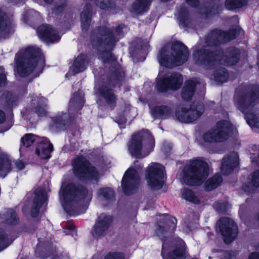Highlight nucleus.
I'll list each match as a JSON object with an SVG mask.
<instances>
[{
    "label": "nucleus",
    "instance_id": "nucleus-13",
    "mask_svg": "<svg viewBox=\"0 0 259 259\" xmlns=\"http://www.w3.org/2000/svg\"><path fill=\"white\" fill-rule=\"evenodd\" d=\"M163 166L158 163H152L146 170L145 178L149 187L153 190L162 188L164 184Z\"/></svg>",
    "mask_w": 259,
    "mask_h": 259
},
{
    "label": "nucleus",
    "instance_id": "nucleus-48",
    "mask_svg": "<svg viewBox=\"0 0 259 259\" xmlns=\"http://www.w3.org/2000/svg\"><path fill=\"white\" fill-rule=\"evenodd\" d=\"M61 4H56L53 9V12L56 14H58L62 12L64 9L65 6L66 5V0H61Z\"/></svg>",
    "mask_w": 259,
    "mask_h": 259
},
{
    "label": "nucleus",
    "instance_id": "nucleus-50",
    "mask_svg": "<svg viewBox=\"0 0 259 259\" xmlns=\"http://www.w3.org/2000/svg\"><path fill=\"white\" fill-rule=\"evenodd\" d=\"M234 256L229 251H223L221 255V259H233Z\"/></svg>",
    "mask_w": 259,
    "mask_h": 259
},
{
    "label": "nucleus",
    "instance_id": "nucleus-38",
    "mask_svg": "<svg viewBox=\"0 0 259 259\" xmlns=\"http://www.w3.org/2000/svg\"><path fill=\"white\" fill-rule=\"evenodd\" d=\"M223 179L221 175H215L213 177L208 179L204 184V189L209 191L217 188L222 182Z\"/></svg>",
    "mask_w": 259,
    "mask_h": 259
},
{
    "label": "nucleus",
    "instance_id": "nucleus-11",
    "mask_svg": "<svg viewBox=\"0 0 259 259\" xmlns=\"http://www.w3.org/2000/svg\"><path fill=\"white\" fill-rule=\"evenodd\" d=\"M234 130V128L229 121L221 120L203 134V140L208 143L223 142L229 138Z\"/></svg>",
    "mask_w": 259,
    "mask_h": 259
},
{
    "label": "nucleus",
    "instance_id": "nucleus-15",
    "mask_svg": "<svg viewBox=\"0 0 259 259\" xmlns=\"http://www.w3.org/2000/svg\"><path fill=\"white\" fill-rule=\"evenodd\" d=\"M183 81V78L181 74L174 72L163 78L158 79L156 88L161 92H165L168 90L176 91L181 87Z\"/></svg>",
    "mask_w": 259,
    "mask_h": 259
},
{
    "label": "nucleus",
    "instance_id": "nucleus-59",
    "mask_svg": "<svg viewBox=\"0 0 259 259\" xmlns=\"http://www.w3.org/2000/svg\"><path fill=\"white\" fill-rule=\"evenodd\" d=\"M232 18L234 19L235 20L238 21V19H237V17L234 16L233 17H232Z\"/></svg>",
    "mask_w": 259,
    "mask_h": 259
},
{
    "label": "nucleus",
    "instance_id": "nucleus-4",
    "mask_svg": "<svg viewBox=\"0 0 259 259\" xmlns=\"http://www.w3.org/2000/svg\"><path fill=\"white\" fill-rule=\"evenodd\" d=\"M60 199L66 211L70 215H78L84 213L86 207L79 208L82 201H90L93 196L92 191L80 184L69 183L64 188Z\"/></svg>",
    "mask_w": 259,
    "mask_h": 259
},
{
    "label": "nucleus",
    "instance_id": "nucleus-21",
    "mask_svg": "<svg viewBox=\"0 0 259 259\" xmlns=\"http://www.w3.org/2000/svg\"><path fill=\"white\" fill-rule=\"evenodd\" d=\"M239 164V156L237 152H231L223 159L221 167V172L223 175L230 174Z\"/></svg>",
    "mask_w": 259,
    "mask_h": 259
},
{
    "label": "nucleus",
    "instance_id": "nucleus-18",
    "mask_svg": "<svg viewBox=\"0 0 259 259\" xmlns=\"http://www.w3.org/2000/svg\"><path fill=\"white\" fill-rule=\"evenodd\" d=\"M163 244L162 246L161 255L163 259H185V244L184 242L180 239L178 238V242L179 243L176 247L173 249L171 251L169 252L166 256L164 254L166 252V248L168 247V243L166 240H163Z\"/></svg>",
    "mask_w": 259,
    "mask_h": 259
},
{
    "label": "nucleus",
    "instance_id": "nucleus-26",
    "mask_svg": "<svg viewBox=\"0 0 259 259\" xmlns=\"http://www.w3.org/2000/svg\"><path fill=\"white\" fill-rule=\"evenodd\" d=\"M199 81L196 78H193L185 82L181 93V96L183 100L189 101L192 99L194 94L196 84Z\"/></svg>",
    "mask_w": 259,
    "mask_h": 259
},
{
    "label": "nucleus",
    "instance_id": "nucleus-60",
    "mask_svg": "<svg viewBox=\"0 0 259 259\" xmlns=\"http://www.w3.org/2000/svg\"><path fill=\"white\" fill-rule=\"evenodd\" d=\"M120 128L124 127V125H120Z\"/></svg>",
    "mask_w": 259,
    "mask_h": 259
},
{
    "label": "nucleus",
    "instance_id": "nucleus-51",
    "mask_svg": "<svg viewBox=\"0 0 259 259\" xmlns=\"http://www.w3.org/2000/svg\"><path fill=\"white\" fill-rule=\"evenodd\" d=\"M0 85L1 86L5 84L6 76L3 72V68H0Z\"/></svg>",
    "mask_w": 259,
    "mask_h": 259
},
{
    "label": "nucleus",
    "instance_id": "nucleus-29",
    "mask_svg": "<svg viewBox=\"0 0 259 259\" xmlns=\"http://www.w3.org/2000/svg\"><path fill=\"white\" fill-rule=\"evenodd\" d=\"M124 78V71L119 65H117L112 70L109 80V84L113 87L119 85Z\"/></svg>",
    "mask_w": 259,
    "mask_h": 259
},
{
    "label": "nucleus",
    "instance_id": "nucleus-62",
    "mask_svg": "<svg viewBox=\"0 0 259 259\" xmlns=\"http://www.w3.org/2000/svg\"><path fill=\"white\" fill-rule=\"evenodd\" d=\"M257 247L258 249H259V243L257 244Z\"/></svg>",
    "mask_w": 259,
    "mask_h": 259
},
{
    "label": "nucleus",
    "instance_id": "nucleus-23",
    "mask_svg": "<svg viewBox=\"0 0 259 259\" xmlns=\"http://www.w3.org/2000/svg\"><path fill=\"white\" fill-rule=\"evenodd\" d=\"M35 197L31 210V215L35 218L37 216L40 207L47 200V194L41 188H38L34 191Z\"/></svg>",
    "mask_w": 259,
    "mask_h": 259
},
{
    "label": "nucleus",
    "instance_id": "nucleus-58",
    "mask_svg": "<svg viewBox=\"0 0 259 259\" xmlns=\"http://www.w3.org/2000/svg\"><path fill=\"white\" fill-rule=\"evenodd\" d=\"M54 0H44L45 2H46L47 3L51 4L53 2Z\"/></svg>",
    "mask_w": 259,
    "mask_h": 259
},
{
    "label": "nucleus",
    "instance_id": "nucleus-32",
    "mask_svg": "<svg viewBox=\"0 0 259 259\" xmlns=\"http://www.w3.org/2000/svg\"><path fill=\"white\" fill-rule=\"evenodd\" d=\"M150 112L154 119H165L170 116L172 110L168 106H160L155 107Z\"/></svg>",
    "mask_w": 259,
    "mask_h": 259
},
{
    "label": "nucleus",
    "instance_id": "nucleus-31",
    "mask_svg": "<svg viewBox=\"0 0 259 259\" xmlns=\"http://www.w3.org/2000/svg\"><path fill=\"white\" fill-rule=\"evenodd\" d=\"M5 14L0 10V38H6L12 31V24L5 18Z\"/></svg>",
    "mask_w": 259,
    "mask_h": 259
},
{
    "label": "nucleus",
    "instance_id": "nucleus-43",
    "mask_svg": "<svg viewBox=\"0 0 259 259\" xmlns=\"http://www.w3.org/2000/svg\"><path fill=\"white\" fill-rule=\"evenodd\" d=\"M12 240H10L4 231L0 229V251L7 247Z\"/></svg>",
    "mask_w": 259,
    "mask_h": 259
},
{
    "label": "nucleus",
    "instance_id": "nucleus-49",
    "mask_svg": "<svg viewBox=\"0 0 259 259\" xmlns=\"http://www.w3.org/2000/svg\"><path fill=\"white\" fill-rule=\"evenodd\" d=\"M14 165L15 166V168L18 170H20L24 168L25 166V163L21 160H17L14 161Z\"/></svg>",
    "mask_w": 259,
    "mask_h": 259
},
{
    "label": "nucleus",
    "instance_id": "nucleus-44",
    "mask_svg": "<svg viewBox=\"0 0 259 259\" xmlns=\"http://www.w3.org/2000/svg\"><path fill=\"white\" fill-rule=\"evenodd\" d=\"M95 4L102 9H112L114 7L111 0H95Z\"/></svg>",
    "mask_w": 259,
    "mask_h": 259
},
{
    "label": "nucleus",
    "instance_id": "nucleus-25",
    "mask_svg": "<svg viewBox=\"0 0 259 259\" xmlns=\"http://www.w3.org/2000/svg\"><path fill=\"white\" fill-rule=\"evenodd\" d=\"M176 224L177 219L175 218L167 216L165 219L163 226L158 225L156 233L159 237H161L168 232L171 233L176 229Z\"/></svg>",
    "mask_w": 259,
    "mask_h": 259
},
{
    "label": "nucleus",
    "instance_id": "nucleus-40",
    "mask_svg": "<svg viewBox=\"0 0 259 259\" xmlns=\"http://www.w3.org/2000/svg\"><path fill=\"white\" fill-rule=\"evenodd\" d=\"M247 3V0H226L225 6L227 9L231 10L242 7Z\"/></svg>",
    "mask_w": 259,
    "mask_h": 259
},
{
    "label": "nucleus",
    "instance_id": "nucleus-8",
    "mask_svg": "<svg viewBox=\"0 0 259 259\" xmlns=\"http://www.w3.org/2000/svg\"><path fill=\"white\" fill-rule=\"evenodd\" d=\"M208 173L207 163L201 160H195L190 162L185 167L183 180L187 185H199L207 177Z\"/></svg>",
    "mask_w": 259,
    "mask_h": 259
},
{
    "label": "nucleus",
    "instance_id": "nucleus-16",
    "mask_svg": "<svg viewBox=\"0 0 259 259\" xmlns=\"http://www.w3.org/2000/svg\"><path fill=\"white\" fill-rule=\"evenodd\" d=\"M224 241L229 244L237 236L238 228L234 222L228 218H222L217 223Z\"/></svg>",
    "mask_w": 259,
    "mask_h": 259
},
{
    "label": "nucleus",
    "instance_id": "nucleus-36",
    "mask_svg": "<svg viewBox=\"0 0 259 259\" xmlns=\"http://www.w3.org/2000/svg\"><path fill=\"white\" fill-rule=\"evenodd\" d=\"M83 97L84 95L81 91L75 93L70 101L69 110H71V108L80 110L84 104Z\"/></svg>",
    "mask_w": 259,
    "mask_h": 259
},
{
    "label": "nucleus",
    "instance_id": "nucleus-52",
    "mask_svg": "<svg viewBox=\"0 0 259 259\" xmlns=\"http://www.w3.org/2000/svg\"><path fill=\"white\" fill-rule=\"evenodd\" d=\"M188 5L193 7H196L199 5V0H186Z\"/></svg>",
    "mask_w": 259,
    "mask_h": 259
},
{
    "label": "nucleus",
    "instance_id": "nucleus-24",
    "mask_svg": "<svg viewBox=\"0 0 259 259\" xmlns=\"http://www.w3.org/2000/svg\"><path fill=\"white\" fill-rule=\"evenodd\" d=\"M88 61L86 56L80 55L75 58L73 64L69 68L66 77L75 75L76 74L83 71L87 68Z\"/></svg>",
    "mask_w": 259,
    "mask_h": 259
},
{
    "label": "nucleus",
    "instance_id": "nucleus-22",
    "mask_svg": "<svg viewBox=\"0 0 259 259\" xmlns=\"http://www.w3.org/2000/svg\"><path fill=\"white\" fill-rule=\"evenodd\" d=\"M99 94L108 108L112 110L115 108L117 101V96L112 89L107 85H103L99 89Z\"/></svg>",
    "mask_w": 259,
    "mask_h": 259
},
{
    "label": "nucleus",
    "instance_id": "nucleus-33",
    "mask_svg": "<svg viewBox=\"0 0 259 259\" xmlns=\"http://www.w3.org/2000/svg\"><path fill=\"white\" fill-rule=\"evenodd\" d=\"M257 188H259V170H256L253 174L251 181L247 182L243 185L242 190L247 193L250 194Z\"/></svg>",
    "mask_w": 259,
    "mask_h": 259
},
{
    "label": "nucleus",
    "instance_id": "nucleus-39",
    "mask_svg": "<svg viewBox=\"0 0 259 259\" xmlns=\"http://www.w3.org/2000/svg\"><path fill=\"white\" fill-rule=\"evenodd\" d=\"M219 65L214 69H217L214 73V77L215 81L219 83H223L227 81L228 73L226 69Z\"/></svg>",
    "mask_w": 259,
    "mask_h": 259
},
{
    "label": "nucleus",
    "instance_id": "nucleus-7",
    "mask_svg": "<svg viewBox=\"0 0 259 259\" xmlns=\"http://www.w3.org/2000/svg\"><path fill=\"white\" fill-rule=\"evenodd\" d=\"M127 146L128 151L133 157L143 158L153 150L154 140L148 130H143L132 136Z\"/></svg>",
    "mask_w": 259,
    "mask_h": 259
},
{
    "label": "nucleus",
    "instance_id": "nucleus-30",
    "mask_svg": "<svg viewBox=\"0 0 259 259\" xmlns=\"http://www.w3.org/2000/svg\"><path fill=\"white\" fill-rule=\"evenodd\" d=\"M12 168V163L9 156L6 154H0V177H5Z\"/></svg>",
    "mask_w": 259,
    "mask_h": 259
},
{
    "label": "nucleus",
    "instance_id": "nucleus-35",
    "mask_svg": "<svg viewBox=\"0 0 259 259\" xmlns=\"http://www.w3.org/2000/svg\"><path fill=\"white\" fill-rule=\"evenodd\" d=\"M178 16L180 27L183 28L191 27L192 20L189 18L188 12L185 7H180L178 10Z\"/></svg>",
    "mask_w": 259,
    "mask_h": 259
},
{
    "label": "nucleus",
    "instance_id": "nucleus-47",
    "mask_svg": "<svg viewBox=\"0 0 259 259\" xmlns=\"http://www.w3.org/2000/svg\"><path fill=\"white\" fill-rule=\"evenodd\" d=\"M124 256L123 253L121 252H110L107 254L104 259H124Z\"/></svg>",
    "mask_w": 259,
    "mask_h": 259
},
{
    "label": "nucleus",
    "instance_id": "nucleus-42",
    "mask_svg": "<svg viewBox=\"0 0 259 259\" xmlns=\"http://www.w3.org/2000/svg\"><path fill=\"white\" fill-rule=\"evenodd\" d=\"M98 193L100 196L107 200L112 201L114 199V192L111 188H101L99 190Z\"/></svg>",
    "mask_w": 259,
    "mask_h": 259
},
{
    "label": "nucleus",
    "instance_id": "nucleus-63",
    "mask_svg": "<svg viewBox=\"0 0 259 259\" xmlns=\"http://www.w3.org/2000/svg\"><path fill=\"white\" fill-rule=\"evenodd\" d=\"M10 127H8V128H7V129L6 130V131L8 130V129H9V128H10Z\"/></svg>",
    "mask_w": 259,
    "mask_h": 259
},
{
    "label": "nucleus",
    "instance_id": "nucleus-41",
    "mask_svg": "<svg viewBox=\"0 0 259 259\" xmlns=\"http://www.w3.org/2000/svg\"><path fill=\"white\" fill-rule=\"evenodd\" d=\"M182 197L187 201L196 204L200 202L199 198L189 189H184L182 191Z\"/></svg>",
    "mask_w": 259,
    "mask_h": 259
},
{
    "label": "nucleus",
    "instance_id": "nucleus-5",
    "mask_svg": "<svg viewBox=\"0 0 259 259\" xmlns=\"http://www.w3.org/2000/svg\"><path fill=\"white\" fill-rule=\"evenodd\" d=\"M15 60L17 73L22 77L32 73L34 77L42 72L45 58L40 49L35 47H28L22 49L16 54Z\"/></svg>",
    "mask_w": 259,
    "mask_h": 259
},
{
    "label": "nucleus",
    "instance_id": "nucleus-46",
    "mask_svg": "<svg viewBox=\"0 0 259 259\" xmlns=\"http://www.w3.org/2000/svg\"><path fill=\"white\" fill-rule=\"evenodd\" d=\"M18 101V97L13 94H8L7 96V102L9 106L13 107L17 105Z\"/></svg>",
    "mask_w": 259,
    "mask_h": 259
},
{
    "label": "nucleus",
    "instance_id": "nucleus-20",
    "mask_svg": "<svg viewBox=\"0 0 259 259\" xmlns=\"http://www.w3.org/2000/svg\"><path fill=\"white\" fill-rule=\"evenodd\" d=\"M29 110H34L38 116H43L46 115L47 99L39 96L33 94L30 96Z\"/></svg>",
    "mask_w": 259,
    "mask_h": 259
},
{
    "label": "nucleus",
    "instance_id": "nucleus-55",
    "mask_svg": "<svg viewBox=\"0 0 259 259\" xmlns=\"http://www.w3.org/2000/svg\"><path fill=\"white\" fill-rule=\"evenodd\" d=\"M248 259H259V253L256 252L251 253Z\"/></svg>",
    "mask_w": 259,
    "mask_h": 259
},
{
    "label": "nucleus",
    "instance_id": "nucleus-1",
    "mask_svg": "<svg viewBox=\"0 0 259 259\" xmlns=\"http://www.w3.org/2000/svg\"><path fill=\"white\" fill-rule=\"evenodd\" d=\"M238 34L236 29L226 32L220 30L210 31L205 37L204 44L200 49L193 53L196 64L205 68H214L219 65H233L239 60L240 51L234 47L227 48L225 52L219 49L218 46L234 39Z\"/></svg>",
    "mask_w": 259,
    "mask_h": 259
},
{
    "label": "nucleus",
    "instance_id": "nucleus-12",
    "mask_svg": "<svg viewBox=\"0 0 259 259\" xmlns=\"http://www.w3.org/2000/svg\"><path fill=\"white\" fill-rule=\"evenodd\" d=\"M143 165L138 161H135L132 167H130L124 174L121 182L124 193L130 195L134 193L138 188L140 183L139 172Z\"/></svg>",
    "mask_w": 259,
    "mask_h": 259
},
{
    "label": "nucleus",
    "instance_id": "nucleus-6",
    "mask_svg": "<svg viewBox=\"0 0 259 259\" xmlns=\"http://www.w3.org/2000/svg\"><path fill=\"white\" fill-rule=\"evenodd\" d=\"M188 57L187 47L178 41L164 46L157 55L159 64L167 68L180 66L187 61Z\"/></svg>",
    "mask_w": 259,
    "mask_h": 259
},
{
    "label": "nucleus",
    "instance_id": "nucleus-14",
    "mask_svg": "<svg viewBox=\"0 0 259 259\" xmlns=\"http://www.w3.org/2000/svg\"><path fill=\"white\" fill-rule=\"evenodd\" d=\"M203 111V105L201 103H197L195 106L191 105L189 108L179 107L176 111L175 116L180 122L188 123L199 118Z\"/></svg>",
    "mask_w": 259,
    "mask_h": 259
},
{
    "label": "nucleus",
    "instance_id": "nucleus-2",
    "mask_svg": "<svg viewBox=\"0 0 259 259\" xmlns=\"http://www.w3.org/2000/svg\"><path fill=\"white\" fill-rule=\"evenodd\" d=\"M123 24H119L115 28L111 29L106 26L97 28L92 35L94 48L100 53L104 63H112L115 60L111 51L116 43L123 36Z\"/></svg>",
    "mask_w": 259,
    "mask_h": 259
},
{
    "label": "nucleus",
    "instance_id": "nucleus-53",
    "mask_svg": "<svg viewBox=\"0 0 259 259\" xmlns=\"http://www.w3.org/2000/svg\"><path fill=\"white\" fill-rule=\"evenodd\" d=\"M171 149V145L168 143H165L163 145L162 150L165 152L168 153Z\"/></svg>",
    "mask_w": 259,
    "mask_h": 259
},
{
    "label": "nucleus",
    "instance_id": "nucleus-28",
    "mask_svg": "<svg viewBox=\"0 0 259 259\" xmlns=\"http://www.w3.org/2000/svg\"><path fill=\"white\" fill-rule=\"evenodd\" d=\"M72 119L67 113L58 115L52 118L53 126L61 130H64L71 122Z\"/></svg>",
    "mask_w": 259,
    "mask_h": 259
},
{
    "label": "nucleus",
    "instance_id": "nucleus-37",
    "mask_svg": "<svg viewBox=\"0 0 259 259\" xmlns=\"http://www.w3.org/2000/svg\"><path fill=\"white\" fill-rule=\"evenodd\" d=\"M0 218L3 219L4 223L9 225L17 224L19 221L16 211L12 209H8Z\"/></svg>",
    "mask_w": 259,
    "mask_h": 259
},
{
    "label": "nucleus",
    "instance_id": "nucleus-9",
    "mask_svg": "<svg viewBox=\"0 0 259 259\" xmlns=\"http://www.w3.org/2000/svg\"><path fill=\"white\" fill-rule=\"evenodd\" d=\"M21 145L19 149L20 154L24 151L25 148H28L33 143H36L37 147L35 152L38 156L42 159L50 158L51 153L53 150V146L46 138L27 134L21 138Z\"/></svg>",
    "mask_w": 259,
    "mask_h": 259
},
{
    "label": "nucleus",
    "instance_id": "nucleus-56",
    "mask_svg": "<svg viewBox=\"0 0 259 259\" xmlns=\"http://www.w3.org/2000/svg\"><path fill=\"white\" fill-rule=\"evenodd\" d=\"M5 120V113L0 110V123H2Z\"/></svg>",
    "mask_w": 259,
    "mask_h": 259
},
{
    "label": "nucleus",
    "instance_id": "nucleus-45",
    "mask_svg": "<svg viewBox=\"0 0 259 259\" xmlns=\"http://www.w3.org/2000/svg\"><path fill=\"white\" fill-rule=\"evenodd\" d=\"M214 207L219 212H224L230 208V205L226 202H216Z\"/></svg>",
    "mask_w": 259,
    "mask_h": 259
},
{
    "label": "nucleus",
    "instance_id": "nucleus-57",
    "mask_svg": "<svg viewBox=\"0 0 259 259\" xmlns=\"http://www.w3.org/2000/svg\"><path fill=\"white\" fill-rule=\"evenodd\" d=\"M67 228L69 230L74 231L75 230V227L73 225L68 224Z\"/></svg>",
    "mask_w": 259,
    "mask_h": 259
},
{
    "label": "nucleus",
    "instance_id": "nucleus-17",
    "mask_svg": "<svg viewBox=\"0 0 259 259\" xmlns=\"http://www.w3.org/2000/svg\"><path fill=\"white\" fill-rule=\"evenodd\" d=\"M113 222V218L110 215L104 213L99 216L91 233L94 238H98L106 235Z\"/></svg>",
    "mask_w": 259,
    "mask_h": 259
},
{
    "label": "nucleus",
    "instance_id": "nucleus-19",
    "mask_svg": "<svg viewBox=\"0 0 259 259\" xmlns=\"http://www.w3.org/2000/svg\"><path fill=\"white\" fill-rule=\"evenodd\" d=\"M39 37L47 43L57 41L60 38L57 30L48 24H42L37 28Z\"/></svg>",
    "mask_w": 259,
    "mask_h": 259
},
{
    "label": "nucleus",
    "instance_id": "nucleus-61",
    "mask_svg": "<svg viewBox=\"0 0 259 259\" xmlns=\"http://www.w3.org/2000/svg\"><path fill=\"white\" fill-rule=\"evenodd\" d=\"M257 219L259 221V213L257 215Z\"/></svg>",
    "mask_w": 259,
    "mask_h": 259
},
{
    "label": "nucleus",
    "instance_id": "nucleus-27",
    "mask_svg": "<svg viewBox=\"0 0 259 259\" xmlns=\"http://www.w3.org/2000/svg\"><path fill=\"white\" fill-rule=\"evenodd\" d=\"M152 0H136L132 5L131 12L133 15H141L147 12Z\"/></svg>",
    "mask_w": 259,
    "mask_h": 259
},
{
    "label": "nucleus",
    "instance_id": "nucleus-54",
    "mask_svg": "<svg viewBox=\"0 0 259 259\" xmlns=\"http://www.w3.org/2000/svg\"><path fill=\"white\" fill-rule=\"evenodd\" d=\"M222 8H223V5H218L217 6V9H215L214 8V10L213 11H211L210 13L213 14H213H218L219 13V12L221 10H222Z\"/></svg>",
    "mask_w": 259,
    "mask_h": 259
},
{
    "label": "nucleus",
    "instance_id": "nucleus-64",
    "mask_svg": "<svg viewBox=\"0 0 259 259\" xmlns=\"http://www.w3.org/2000/svg\"><path fill=\"white\" fill-rule=\"evenodd\" d=\"M209 259H211V257H209Z\"/></svg>",
    "mask_w": 259,
    "mask_h": 259
},
{
    "label": "nucleus",
    "instance_id": "nucleus-34",
    "mask_svg": "<svg viewBox=\"0 0 259 259\" xmlns=\"http://www.w3.org/2000/svg\"><path fill=\"white\" fill-rule=\"evenodd\" d=\"M81 27L83 31L88 30L91 21V6L87 4L80 15Z\"/></svg>",
    "mask_w": 259,
    "mask_h": 259
},
{
    "label": "nucleus",
    "instance_id": "nucleus-3",
    "mask_svg": "<svg viewBox=\"0 0 259 259\" xmlns=\"http://www.w3.org/2000/svg\"><path fill=\"white\" fill-rule=\"evenodd\" d=\"M259 99V86L245 85L237 89L234 95V104L244 115L247 123L259 128V110L253 107Z\"/></svg>",
    "mask_w": 259,
    "mask_h": 259
},
{
    "label": "nucleus",
    "instance_id": "nucleus-10",
    "mask_svg": "<svg viewBox=\"0 0 259 259\" xmlns=\"http://www.w3.org/2000/svg\"><path fill=\"white\" fill-rule=\"evenodd\" d=\"M72 167L74 175L81 181H93L99 179V175L96 168L82 156L74 158Z\"/></svg>",
    "mask_w": 259,
    "mask_h": 259
}]
</instances>
